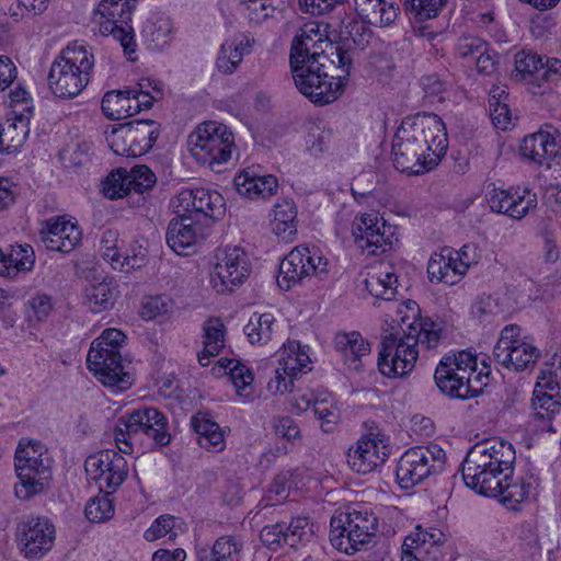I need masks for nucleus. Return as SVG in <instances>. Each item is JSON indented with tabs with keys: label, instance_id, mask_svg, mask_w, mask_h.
Masks as SVG:
<instances>
[{
	"label": "nucleus",
	"instance_id": "obj_1",
	"mask_svg": "<svg viewBox=\"0 0 561 561\" xmlns=\"http://www.w3.org/2000/svg\"><path fill=\"white\" fill-rule=\"evenodd\" d=\"M447 133L439 116L432 113L407 117L392 140L393 164L400 172L423 174L446 153Z\"/></svg>",
	"mask_w": 561,
	"mask_h": 561
},
{
	"label": "nucleus",
	"instance_id": "obj_2",
	"mask_svg": "<svg viewBox=\"0 0 561 561\" xmlns=\"http://www.w3.org/2000/svg\"><path fill=\"white\" fill-rule=\"evenodd\" d=\"M516 453L513 445L501 438L477 443L462 462V478L477 493L499 492L500 478L512 474Z\"/></svg>",
	"mask_w": 561,
	"mask_h": 561
},
{
	"label": "nucleus",
	"instance_id": "obj_3",
	"mask_svg": "<svg viewBox=\"0 0 561 561\" xmlns=\"http://www.w3.org/2000/svg\"><path fill=\"white\" fill-rule=\"evenodd\" d=\"M113 437L119 453L126 455L133 454L136 447L153 450L171 442L167 416L152 407H141L121 416Z\"/></svg>",
	"mask_w": 561,
	"mask_h": 561
},
{
	"label": "nucleus",
	"instance_id": "obj_4",
	"mask_svg": "<svg viewBox=\"0 0 561 561\" xmlns=\"http://www.w3.org/2000/svg\"><path fill=\"white\" fill-rule=\"evenodd\" d=\"M419 328V337L414 334L389 335L381 342L378 355L379 371L386 377H403L415 366L419 357L417 346L435 348L442 337V324L425 323Z\"/></svg>",
	"mask_w": 561,
	"mask_h": 561
},
{
	"label": "nucleus",
	"instance_id": "obj_5",
	"mask_svg": "<svg viewBox=\"0 0 561 561\" xmlns=\"http://www.w3.org/2000/svg\"><path fill=\"white\" fill-rule=\"evenodd\" d=\"M290 61L293 79L298 91L316 104H329L337 100L346 87V76H331L329 70L335 62L324 54Z\"/></svg>",
	"mask_w": 561,
	"mask_h": 561
},
{
	"label": "nucleus",
	"instance_id": "obj_6",
	"mask_svg": "<svg viewBox=\"0 0 561 561\" xmlns=\"http://www.w3.org/2000/svg\"><path fill=\"white\" fill-rule=\"evenodd\" d=\"M93 67L94 56L89 46L76 41L53 61L47 77L48 88L57 98H76L88 85Z\"/></svg>",
	"mask_w": 561,
	"mask_h": 561
},
{
	"label": "nucleus",
	"instance_id": "obj_7",
	"mask_svg": "<svg viewBox=\"0 0 561 561\" xmlns=\"http://www.w3.org/2000/svg\"><path fill=\"white\" fill-rule=\"evenodd\" d=\"M51 465L53 460L42 443L21 439L14 456L19 479L14 485L15 496L27 501L44 492L51 480Z\"/></svg>",
	"mask_w": 561,
	"mask_h": 561
},
{
	"label": "nucleus",
	"instance_id": "obj_8",
	"mask_svg": "<svg viewBox=\"0 0 561 561\" xmlns=\"http://www.w3.org/2000/svg\"><path fill=\"white\" fill-rule=\"evenodd\" d=\"M377 528L378 519L371 510L356 505L332 516L330 541L341 552L352 554L371 540Z\"/></svg>",
	"mask_w": 561,
	"mask_h": 561
},
{
	"label": "nucleus",
	"instance_id": "obj_9",
	"mask_svg": "<svg viewBox=\"0 0 561 561\" xmlns=\"http://www.w3.org/2000/svg\"><path fill=\"white\" fill-rule=\"evenodd\" d=\"M187 146L192 157L198 163L208 165L213 170L217 165L227 163L236 147L231 129L216 121L197 125L188 135Z\"/></svg>",
	"mask_w": 561,
	"mask_h": 561
},
{
	"label": "nucleus",
	"instance_id": "obj_10",
	"mask_svg": "<svg viewBox=\"0 0 561 561\" xmlns=\"http://www.w3.org/2000/svg\"><path fill=\"white\" fill-rule=\"evenodd\" d=\"M446 453L437 444L408 449L399 459L396 476L402 489H411L433 474L440 473Z\"/></svg>",
	"mask_w": 561,
	"mask_h": 561
},
{
	"label": "nucleus",
	"instance_id": "obj_11",
	"mask_svg": "<svg viewBox=\"0 0 561 561\" xmlns=\"http://www.w3.org/2000/svg\"><path fill=\"white\" fill-rule=\"evenodd\" d=\"M134 5L131 0H102L95 12L94 22L99 24L103 35H112L121 43L124 53L133 60L136 53L134 30L129 25Z\"/></svg>",
	"mask_w": 561,
	"mask_h": 561
},
{
	"label": "nucleus",
	"instance_id": "obj_12",
	"mask_svg": "<svg viewBox=\"0 0 561 561\" xmlns=\"http://www.w3.org/2000/svg\"><path fill=\"white\" fill-rule=\"evenodd\" d=\"M328 272V260L316 247L298 245L280 262L277 284L290 289L305 278L322 276Z\"/></svg>",
	"mask_w": 561,
	"mask_h": 561
},
{
	"label": "nucleus",
	"instance_id": "obj_13",
	"mask_svg": "<svg viewBox=\"0 0 561 561\" xmlns=\"http://www.w3.org/2000/svg\"><path fill=\"white\" fill-rule=\"evenodd\" d=\"M522 329L516 324L505 325L493 348L494 360L511 370L523 371L535 366L540 351L520 336Z\"/></svg>",
	"mask_w": 561,
	"mask_h": 561
},
{
	"label": "nucleus",
	"instance_id": "obj_14",
	"mask_svg": "<svg viewBox=\"0 0 561 561\" xmlns=\"http://www.w3.org/2000/svg\"><path fill=\"white\" fill-rule=\"evenodd\" d=\"M215 257L210 284L217 293H230L249 277L251 262L242 248L238 245L219 248Z\"/></svg>",
	"mask_w": 561,
	"mask_h": 561
},
{
	"label": "nucleus",
	"instance_id": "obj_15",
	"mask_svg": "<svg viewBox=\"0 0 561 561\" xmlns=\"http://www.w3.org/2000/svg\"><path fill=\"white\" fill-rule=\"evenodd\" d=\"M175 214H187L198 222L206 224L209 229L211 222L225 215V199L217 191L208 188H184L171 199Z\"/></svg>",
	"mask_w": 561,
	"mask_h": 561
},
{
	"label": "nucleus",
	"instance_id": "obj_16",
	"mask_svg": "<svg viewBox=\"0 0 561 561\" xmlns=\"http://www.w3.org/2000/svg\"><path fill=\"white\" fill-rule=\"evenodd\" d=\"M55 539V526L46 517L30 516L18 525L16 543L25 559H42L51 550Z\"/></svg>",
	"mask_w": 561,
	"mask_h": 561
},
{
	"label": "nucleus",
	"instance_id": "obj_17",
	"mask_svg": "<svg viewBox=\"0 0 561 561\" xmlns=\"http://www.w3.org/2000/svg\"><path fill=\"white\" fill-rule=\"evenodd\" d=\"M84 468L88 477L94 480L101 492L112 493L128 477L127 460L113 449H105L89 456Z\"/></svg>",
	"mask_w": 561,
	"mask_h": 561
},
{
	"label": "nucleus",
	"instance_id": "obj_18",
	"mask_svg": "<svg viewBox=\"0 0 561 561\" xmlns=\"http://www.w3.org/2000/svg\"><path fill=\"white\" fill-rule=\"evenodd\" d=\"M444 542L439 528L416 526L402 543L401 561H444Z\"/></svg>",
	"mask_w": 561,
	"mask_h": 561
},
{
	"label": "nucleus",
	"instance_id": "obj_19",
	"mask_svg": "<svg viewBox=\"0 0 561 561\" xmlns=\"http://www.w3.org/2000/svg\"><path fill=\"white\" fill-rule=\"evenodd\" d=\"M390 454L386 435L379 431H370L362 436L356 446L347 454V462L353 471L366 474L382 465Z\"/></svg>",
	"mask_w": 561,
	"mask_h": 561
},
{
	"label": "nucleus",
	"instance_id": "obj_20",
	"mask_svg": "<svg viewBox=\"0 0 561 561\" xmlns=\"http://www.w3.org/2000/svg\"><path fill=\"white\" fill-rule=\"evenodd\" d=\"M209 233L206 224L198 222L187 214H176L171 219L167 229L168 245L180 255H187L194 252L198 243H201Z\"/></svg>",
	"mask_w": 561,
	"mask_h": 561
},
{
	"label": "nucleus",
	"instance_id": "obj_21",
	"mask_svg": "<svg viewBox=\"0 0 561 561\" xmlns=\"http://www.w3.org/2000/svg\"><path fill=\"white\" fill-rule=\"evenodd\" d=\"M352 234L356 245L369 255L385 253L391 248V240L386 237V224L377 213L363 214L354 222Z\"/></svg>",
	"mask_w": 561,
	"mask_h": 561
},
{
	"label": "nucleus",
	"instance_id": "obj_22",
	"mask_svg": "<svg viewBox=\"0 0 561 561\" xmlns=\"http://www.w3.org/2000/svg\"><path fill=\"white\" fill-rule=\"evenodd\" d=\"M490 208L513 219L524 218L537 206V196L528 188L516 191L494 190L488 199Z\"/></svg>",
	"mask_w": 561,
	"mask_h": 561
},
{
	"label": "nucleus",
	"instance_id": "obj_23",
	"mask_svg": "<svg viewBox=\"0 0 561 561\" xmlns=\"http://www.w3.org/2000/svg\"><path fill=\"white\" fill-rule=\"evenodd\" d=\"M125 339L126 335L118 329L111 328L104 330L90 345L87 355V366L95 367L96 370L101 371L104 368L105 360H110L111 365L124 362L121 348Z\"/></svg>",
	"mask_w": 561,
	"mask_h": 561
},
{
	"label": "nucleus",
	"instance_id": "obj_24",
	"mask_svg": "<svg viewBox=\"0 0 561 561\" xmlns=\"http://www.w3.org/2000/svg\"><path fill=\"white\" fill-rule=\"evenodd\" d=\"M99 251L114 270L125 273L139 268L146 262V254L141 249L133 255L123 252V241L119 239L118 231L112 229L102 233Z\"/></svg>",
	"mask_w": 561,
	"mask_h": 561
},
{
	"label": "nucleus",
	"instance_id": "obj_25",
	"mask_svg": "<svg viewBox=\"0 0 561 561\" xmlns=\"http://www.w3.org/2000/svg\"><path fill=\"white\" fill-rule=\"evenodd\" d=\"M42 233L45 247L61 253L73 251L82 239V231L77 222L67 220L65 217L49 219L46 230Z\"/></svg>",
	"mask_w": 561,
	"mask_h": 561
},
{
	"label": "nucleus",
	"instance_id": "obj_26",
	"mask_svg": "<svg viewBox=\"0 0 561 561\" xmlns=\"http://www.w3.org/2000/svg\"><path fill=\"white\" fill-rule=\"evenodd\" d=\"M268 543L287 545L297 548L300 543L308 542L313 536L312 525L308 517L298 516L291 519L289 524L277 523L265 527L263 535Z\"/></svg>",
	"mask_w": 561,
	"mask_h": 561
},
{
	"label": "nucleus",
	"instance_id": "obj_27",
	"mask_svg": "<svg viewBox=\"0 0 561 561\" xmlns=\"http://www.w3.org/2000/svg\"><path fill=\"white\" fill-rule=\"evenodd\" d=\"M499 480V492L482 494L500 497L501 502L510 510H517L518 505L527 501L537 486L536 479L533 476L514 478L512 473L505 474Z\"/></svg>",
	"mask_w": 561,
	"mask_h": 561
},
{
	"label": "nucleus",
	"instance_id": "obj_28",
	"mask_svg": "<svg viewBox=\"0 0 561 561\" xmlns=\"http://www.w3.org/2000/svg\"><path fill=\"white\" fill-rule=\"evenodd\" d=\"M334 344L344 364L354 370H359L371 353L370 342L358 331L336 333Z\"/></svg>",
	"mask_w": 561,
	"mask_h": 561
},
{
	"label": "nucleus",
	"instance_id": "obj_29",
	"mask_svg": "<svg viewBox=\"0 0 561 561\" xmlns=\"http://www.w3.org/2000/svg\"><path fill=\"white\" fill-rule=\"evenodd\" d=\"M558 151L559 145L554 134L549 130H539L526 136L520 146L522 157L538 165L556 157Z\"/></svg>",
	"mask_w": 561,
	"mask_h": 561
},
{
	"label": "nucleus",
	"instance_id": "obj_30",
	"mask_svg": "<svg viewBox=\"0 0 561 561\" xmlns=\"http://www.w3.org/2000/svg\"><path fill=\"white\" fill-rule=\"evenodd\" d=\"M34 265L35 253L27 243L11 245L8 252L0 249V276L14 279L32 271Z\"/></svg>",
	"mask_w": 561,
	"mask_h": 561
},
{
	"label": "nucleus",
	"instance_id": "obj_31",
	"mask_svg": "<svg viewBox=\"0 0 561 561\" xmlns=\"http://www.w3.org/2000/svg\"><path fill=\"white\" fill-rule=\"evenodd\" d=\"M449 367L446 366V362H439L436 367L434 379L439 390L450 398L468 399L473 397L478 391L474 389L471 378L461 376Z\"/></svg>",
	"mask_w": 561,
	"mask_h": 561
},
{
	"label": "nucleus",
	"instance_id": "obj_32",
	"mask_svg": "<svg viewBox=\"0 0 561 561\" xmlns=\"http://www.w3.org/2000/svg\"><path fill=\"white\" fill-rule=\"evenodd\" d=\"M127 117L149 110L154 101L163 98V84L153 79H142L137 85L126 88Z\"/></svg>",
	"mask_w": 561,
	"mask_h": 561
},
{
	"label": "nucleus",
	"instance_id": "obj_33",
	"mask_svg": "<svg viewBox=\"0 0 561 561\" xmlns=\"http://www.w3.org/2000/svg\"><path fill=\"white\" fill-rule=\"evenodd\" d=\"M238 193L250 199L267 198L276 193L277 179L272 175H257L252 171H243L234 178Z\"/></svg>",
	"mask_w": 561,
	"mask_h": 561
},
{
	"label": "nucleus",
	"instance_id": "obj_34",
	"mask_svg": "<svg viewBox=\"0 0 561 561\" xmlns=\"http://www.w3.org/2000/svg\"><path fill=\"white\" fill-rule=\"evenodd\" d=\"M427 274L430 280L455 285L463 275L454 260L453 251L444 249L439 253H434L427 263Z\"/></svg>",
	"mask_w": 561,
	"mask_h": 561
},
{
	"label": "nucleus",
	"instance_id": "obj_35",
	"mask_svg": "<svg viewBox=\"0 0 561 561\" xmlns=\"http://www.w3.org/2000/svg\"><path fill=\"white\" fill-rule=\"evenodd\" d=\"M218 364L229 376L236 393L247 402L252 401L254 399V377L251 369L236 358L224 357L218 360Z\"/></svg>",
	"mask_w": 561,
	"mask_h": 561
},
{
	"label": "nucleus",
	"instance_id": "obj_36",
	"mask_svg": "<svg viewBox=\"0 0 561 561\" xmlns=\"http://www.w3.org/2000/svg\"><path fill=\"white\" fill-rule=\"evenodd\" d=\"M226 343V327L218 318H209L203 324V350L198 353V362L207 366L210 358L219 355Z\"/></svg>",
	"mask_w": 561,
	"mask_h": 561
},
{
	"label": "nucleus",
	"instance_id": "obj_37",
	"mask_svg": "<svg viewBox=\"0 0 561 561\" xmlns=\"http://www.w3.org/2000/svg\"><path fill=\"white\" fill-rule=\"evenodd\" d=\"M30 134L28 117L22 113L0 125V148L8 153L21 149Z\"/></svg>",
	"mask_w": 561,
	"mask_h": 561
},
{
	"label": "nucleus",
	"instance_id": "obj_38",
	"mask_svg": "<svg viewBox=\"0 0 561 561\" xmlns=\"http://www.w3.org/2000/svg\"><path fill=\"white\" fill-rule=\"evenodd\" d=\"M127 126L129 129V138L127 140L134 144L133 157H140L147 153L160 135V124L156 121H134L127 123Z\"/></svg>",
	"mask_w": 561,
	"mask_h": 561
},
{
	"label": "nucleus",
	"instance_id": "obj_39",
	"mask_svg": "<svg viewBox=\"0 0 561 561\" xmlns=\"http://www.w3.org/2000/svg\"><path fill=\"white\" fill-rule=\"evenodd\" d=\"M297 209L290 199H283L274 206L272 231L283 241H291L297 233Z\"/></svg>",
	"mask_w": 561,
	"mask_h": 561
},
{
	"label": "nucleus",
	"instance_id": "obj_40",
	"mask_svg": "<svg viewBox=\"0 0 561 561\" xmlns=\"http://www.w3.org/2000/svg\"><path fill=\"white\" fill-rule=\"evenodd\" d=\"M193 427L198 435V444L202 448L219 453L226 447L225 431L206 415H196L192 419Z\"/></svg>",
	"mask_w": 561,
	"mask_h": 561
},
{
	"label": "nucleus",
	"instance_id": "obj_41",
	"mask_svg": "<svg viewBox=\"0 0 561 561\" xmlns=\"http://www.w3.org/2000/svg\"><path fill=\"white\" fill-rule=\"evenodd\" d=\"M127 367L128 364L125 362L111 365L110 360H105L104 368L101 371L96 370L95 367H88V369L105 387L111 388L113 391H125L134 383L133 375Z\"/></svg>",
	"mask_w": 561,
	"mask_h": 561
},
{
	"label": "nucleus",
	"instance_id": "obj_42",
	"mask_svg": "<svg viewBox=\"0 0 561 561\" xmlns=\"http://www.w3.org/2000/svg\"><path fill=\"white\" fill-rule=\"evenodd\" d=\"M117 296L111 280L90 283L84 289V305L95 313L111 309Z\"/></svg>",
	"mask_w": 561,
	"mask_h": 561
},
{
	"label": "nucleus",
	"instance_id": "obj_43",
	"mask_svg": "<svg viewBox=\"0 0 561 561\" xmlns=\"http://www.w3.org/2000/svg\"><path fill=\"white\" fill-rule=\"evenodd\" d=\"M310 363L309 354L296 341H289L279 352L278 365L284 373H290L291 376L310 370Z\"/></svg>",
	"mask_w": 561,
	"mask_h": 561
},
{
	"label": "nucleus",
	"instance_id": "obj_44",
	"mask_svg": "<svg viewBox=\"0 0 561 561\" xmlns=\"http://www.w3.org/2000/svg\"><path fill=\"white\" fill-rule=\"evenodd\" d=\"M247 18L251 24L260 25L282 15L284 0H242Z\"/></svg>",
	"mask_w": 561,
	"mask_h": 561
},
{
	"label": "nucleus",
	"instance_id": "obj_45",
	"mask_svg": "<svg viewBox=\"0 0 561 561\" xmlns=\"http://www.w3.org/2000/svg\"><path fill=\"white\" fill-rule=\"evenodd\" d=\"M142 32L151 48L160 50L172 39L173 23L169 16L158 14L147 21Z\"/></svg>",
	"mask_w": 561,
	"mask_h": 561
},
{
	"label": "nucleus",
	"instance_id": "obj_46",
	"mask_svg": "<svg viewBox=\"0 0 561 561\" xmlns=\"http://www.w3.org/2000/svg\"><path fill=\"white\" fill-rule=\"evenodd\" d=\"M397 321L405 334H414L419 336V328L425 327V323L440 324L430 318H422L420 316V307L414 300H407L398 306Z\"/></svg>",
	"mask_w": 561,
	"mask_h": 561
},
{
	"label": "nucleus",
	"instance_id": "obj_47",
	"mask_svg": "<svg viewBox=\"0 0 561 561\" xmlns=\"http://www.w3.org/2000/svg\"><path fill=\"white\" fill-rule=\"evenodd\" d=\"M275 318L272 313L254 312L244 327V333L251 344H266L274 332Z\"/></svg>",
	"mask_w": 561,
	"mask_h": 561
},
{
	"label": "nucleus",
	"instance_id": "obj_48",
	"mask_svg": "<svg viewBox=\"0 0 561 561\" xmlns=\"http://www.w3.org/2000/svg\"><path fill=\"white\" fill-rule=\"evenodd\" d=\"M398 7L393 2L386 0H375L366 10L360 14L363 22L385 27L393 23L398 16Z\"/></svg>",
	"mask_w": 561,
	"mask_h": 561
},
{
	"label": "nucleus",
	"instance_id": "obj_49",
	"mask_svg": "<svg viewBox=\"0 0 561 561\" xmlns=\"http://www.w3.org/2000/svg\"><path fill=\"white\" fill-rule=\"evenodd\" d=\"M314 414L321 421V427L325 433L333 431L339 420V412L331 393L327 391L317 392V400L312 407Z\"/></svg>",
	"mask_w": 561,
	"mask_h": 561
},
{
	"label": "nucleus",
	"instance_id": "obj_50",
	"mask_svg": "<svg viewBox=\"0 0 561 561\" xmlns=\"http://www.w3.org/2000/svg\"><path fill=\"white\" fill-rule=\"evenodd\" d=\"M243 545L233 536L219 537L213 545L208 561H239Z\"/></svg>",
	"mask_w": 561,
	"mask_h": 561
},
{
	"label": "nucleus",
	"instance_id": "obj_51",
	"mask_svg": "<svg viewBox=\"0 0 561 561\" xmlns=\"http://www.w3.org/2000/svg\"><path fill=\"white\" fill-rule=\"evenodd\" d=\"M293 477L291 471H284L274 478L264 497L266 505H278L289 496L294 488Z\"/></svg>",
	"mask_w": 561,
	"mask_h": 561
},
{
	"label": "nucleus",
	"instance_id": "obj_52",
	"mask_svg": "<svg viewBox=\"0 0 561 561\" xmlns=\"http://www.w3.org/2000/svg\"><path fill=\"white\" fill-rule=\"evenodd\" d=\"M101 107L105 116L111 119L127 118L126 88L106 92L102 99Z\"/></svg>",
	"mask_w": 561,
	"mask_h": 561
},
{
	"label": "nucleus",
	"instance_id": "obj_53",
	"mask_svg": "<svg viewBox=\"0 0 561 561\" xmlns=\"http://www.w3.org/2000/svg\"><path fill=\"white\" fill-rule=\"evenodd\" d=\"M103 193L111 199L131 195L127 170L119 168L113 171L103 183Z\"/></svg>",
	"mask_w": 561,
	"mask_h": 561
},
{
	"label": "nucleus",
	"instance_id": "obj_54",
	"mask_svg": "<svg viewBox=\"0 0 561 561\" xmlns=\"http://www.w3.org/2000/svg\"><path fill=\"white\" fill-rule=\"evenodd\" d=\"M515 69L524 79L534 78L537 81L541 80V72H545L541 56L530 50L516 54Z\"/></svg>",
	"mask_w": 561,
	"mask_h": 561
},
{
	"label": "nucleus",
	"instance_id": "obj_55",
	"mask_svg": "<svg viewBox=\"0 0 561 561\" xmlns=\"http://www.w3.org/2000/svg\"><path fill=\"white\" fill-rule=\"evenodd\" d=\"M447 0H404L409 13L419 22L438 16Z\"/></svg>",
	"mask_w": 561,
	"mask_h": 561
},
{
	"label": "nucleus",
	"instance_id": "obj_56",
	"mask_svg": "<svg viewBox=\"0 0 561 561\" xmlns=\"http://www.w3.org/2000/svg\"><path fill=\"white\" fill-rule=\"evenodd\" d=\"M131 193L138 195V203L144 201L142 194L151 190L156 183L154 173L147 165H136L127 170Z\"/></svg>",
	"mask_w": 561,
	"mask_h": 561
},
{
	"label": "nucleus",
	"instance_id": "obj_57",
	"mask_svg": "<svg viewBox=\"0 0 561 561\" xmlns=\"http://www.w3.org/2000/svg\"><path fill=\"white\" fill-rule=\"evenodd\" d=\"M54 310L53 298L44 293H37L27 301L26 317L30 323H42Z\"/></svg>",
	"mask_w": 561,
	"mask_h": 561
},
{
	"label": "nucleus",
	"instance_id": "obj_58",
	"mask_svg": "<svg viewBox=\"0 0 561 561\" xmlns=\"http://www.w3.org/2000/svg\"><path fill=\"white\" fill-rule=\"evenodd\" d=\"M110 494L105 492V494L95 496L87 503L84 513L89 520L102 523L113 517L114 505Z\"/></svg>",
	"mask_w": 561,
	"mask_h": 561
},
{
	"label": "nucleus",
	"instance_id": "obj_59",
	"mask_svg": "<svg viewBox=\"0 0 561 561\" xmlns=\"http://www.w3.org/2000/svg\"><path fill=\"white\" fill-rule=\"evenodd\" d=\"M325 41H319L314 37L306 36L304 33H299L295 36L290 47V57L289 60H295L296 58L305 59L310 58L311 56L316 57V53H321L322 44Z\"/></svg>",
	"mask_w": 561,
	"mask_h": 561
},
{
	"label": "nucleus",
	"instance_id": "obj_60",
	"mask_svg": "<svg viewBox=\"0 0 561 561\" xmlns=\"http://www.w3.org/2000/svg\"><path fill=\"white\" fill-rule=\"evenodd\" d=\"M503 313V309L492 296H479L471 306V314L480 322H490Z\"/></svg>",
	"mask_w": 561,
	"mask_h": 561
},
{
	"label": "nucleus",
	"instance_id": "obj_61",
	"mask_svg": "<svg viewBox=\"0 0 561 561\" xmlns=\"http://www.w3.org/2000/svg\"><path fill=\"white\" fill-rule=\"evenodd\" d=\"M534 414L539 420H550L560 410L557 393H537L533 398Z\"/></svg>",
	"mask_w": 561,
	"mask_h": 561
},
{
	"label": "nucleus",
	"instance_id": "obj_62",
	"mask_svg": "<svg viewBox=\"0 0 561 561\" xmlns=\"http://www.w3.org/2000/svg\"><path fill=\"white\" fill-rule=\"evenodd\" d=\"M440 362H446V366H450L455 373L461 374V376H471L476 371L477 358L471 352L461 351L453 356H445Z\"/></svg>",
	"mask_w": 561,
	"mask_h": 561
},
{
	"label": "nucleus",
	"instance_id": "obj_63",
	"mask_svg": "<svg viewBox=\"0 0 561 561\" xmlns=\"http://www.w3.org/2000/svg\"><path fill=\"white\" fill-rule=\"evenodd\" d=\"M488 43L480 37L462 36L459 38L456 46L457 55L466 60L468 64L473 62L477 56H481L482 50L485 49Z\"/></svg>",
	"mask_w": 561,
	"mask_h": 561
},
{
	"label": "nucleus",
	"instance_id": "obj_64",
	"mask_svg": "<svg viewBox=\"0 0 561 561\" xmlns=\"http://www.w3.org/2000/svg\"><path fill=\"white\" fill-rule=\"evenodd\" d=\"M230 41H227L221 45L216 61L218 70L225 75L233 73L239 67V65L242 62L240 54L234 51V49L230 48Z\"/></svg>",
	"mask_w": 561,
	"mask_h": 561
}]
</instances>
